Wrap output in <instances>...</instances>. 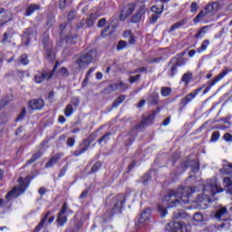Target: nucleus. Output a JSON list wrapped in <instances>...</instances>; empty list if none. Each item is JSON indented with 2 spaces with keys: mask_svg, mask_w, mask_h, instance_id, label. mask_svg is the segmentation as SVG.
<instances>
[{
  "mask_svg": "<svg viewBox=\"0 0 232 232\" xmlns=\"http://www.w3.org/2000/svg\"><path fill=\"white\" fill-rule=\"evenodd\" d=\"M195 187H185L176 190H169L168 195L162 200V203L158 205V211L161 218L168 215V209L177 208L179 205L188 204L191 193H195ZM168 208V209H167Z\"/></svg>",
  "mask_w": 232,
  "mask_h": 232,
  "instance_id": "f257e3e1",
  "label": "nucleus"
},
{
  "mask_svg": "<svg viewBox=\"0 0 232 232\" xmlns=\"http://www.w3.org/2000/svg\"><path fill=\"white\" fill-rule=\"evenodd\" d=\"M217 193H224V188L216 178L208 179L203 184L202 192L198 194L196 198V203L199 209H208V204L211 202V197L217 195Z\"/></svg>",
  "mask_w": 232,
  "mask_h": 232,
  "instance_id": "f03ea898",
  "label": "nucleus"
},
{
  "mask_svg": "<svg viewBox=\"0 0 232 232\" xmlns=\"http://www.w3.org/2000/svg\"><path fill=\"white\" fill-rule=\"evenodd\" d=\"M19 187H14L9 193L6 194L5 198L10 200L12 198H17L20 195H23L24 191H26V188L30 186V181L28 178L24 179L23 178L18 179Z\"/></svg>",
  "mask_w": 232,
  "mask_h": 232,
  "instance_id": "7ed1b4c3",
  "label": "nucleus"
},
{
  "mask_svg": "<svg viewBox=\"0 0 232 232\" xmlns=\"http://www.w3.org/2000/svg\"><path fill=\"white\" fill-rule=\"evenodd\" d=\"M95 57H97V50L92 49L89 52L82 53L76 61V64H78L79 68H86Z\"/></svg>",
  "mask_w": 232,
  "mask_h": 232,
  "instance_id": "20e7f679",
  "label": "nucleus"
},
{
  "mask_svg": "<svg viewBox=\"0 0 232 232\" xmlns=\"http://www.w3.org/2000/svg\"><path fill=\"white\" fill-rule=\"evenodd\" d=\"M189 226L184 224L182 221H171L167 226V231L170 232H189Z\"/></svg>",
  "mask_w": 232,
  "mask_h": 232,
  "instance_id": "39448f33",
  "label": "nucleus"
},
{
  "mask_svg": "<svg viewBox=\"0 0 232 232\" xmlns=\"http://www.w3.org/2000/svg\"><path fill=\"white\" fill-rule=\"evenodd\" d=\"M67 211H68V203L64 202L56 218L57 226L63 227L64 226V224L68 222V218L66 217Z\"/></svg>",
  "mask_w": 232,
  "mask_h": 232,
  "instance_id": "423d86ee",
  "label": "nucleus"
},
{
  "mask_svg": "<svg viewBox=\"0 0 232 232\" xmlns=\"http://www.w3.org/2000/svg\"><path fill=\"white\" fill-rule=\"evenodd\" d=\"M135 12V4H128L125 5L120 14L121 21H126Z\"/></svg>",
  "mask_w": 232,
  "mask_h": 232,
  "instance_id": "0eeeda50",
  "label": "nucleus"
},
{
  "mask_svg": "<svg viewBox=\"0 0 232 232\" xmlns=\"http://www.w3.org/2000/svg\"><path fill=\"white\" fill-rule=\"evenodd\" d=\"M53 76V72H38L35 75H34V82L37 84H41V82H43L44 81H46L48 79H52V77Z\"/></svg>",
  "mask_w": 232,
  "mask_h": 232,
  "instance_id": "6e6552de",
  "label": "nucleus"
},
{
  "mask_svg": "<svg viewBox=\"0 0 232 232\" xmlns=\"http://www.w3.org/2000/svg\"><path fill=\"white\" fill-rule=\"evenodd\" d=\"M126 201V198L124 194H120L115 198V204L113 207V211L115 213H121V209L124 208V202Z\"/></svg>",
  "mask_w": 232,
  "mask_h": 232,
  "instance_id": "1a4fd4ad",
  "label": "nucleus"
},
{
  "mask_svg": "<svg viewBox=\"0 0 232 232\" xmlns=\"http://www.w3.org/2000/svg\"><path fill=\"white\" fill-rule=\"evenodd\" d=\"M228 73H229V71L226 70V71H223L221 73H219L217 77H215L210 82L209 86H208L205 89L204 93H208V92H209L211 90L212 86H215V84H217V82H220V81H222V79H224Z\"/></svg>",
  "mask_w": 232,
  "mask_h": 232,
  "instance_id": "9d476101",
  "label": "nucleus"
},
{
  "mask_svg": "<svg viewBox=\"0 0 232 232\" xmlns=\"http://www.w3.org/2000/svg\"><path fill=\"white\" fill-rule=\"evenodd\" d=\"M144 14H146V8H144V5H141L131 17V23H140V21H142V17H144Z\"/></svg>",
  "mask_w": 232,
  "mask_h": 232,
  "instance_id": "9b49d317",
  "label": "nucleus"
},
{
  "mask_svg": "<svg viewBox=\"0 0 232 232\" xmlns=\"http://www.w3.org/2000/svg\"><path fill=\"white\" fill-rule=\"evenodd\" d=\"M215 218L217 220H226L227 218V208L226 207L218 208L215 214Z\"/></svg>",
  "mask_w": 232,
  "mask_h": 232,
  "instance_id": "f8f14e48",
  "label": "nucleus"
},
{
  "mask_svg": "<svg viewBox=\"0 0 232 232\" xmlns=\"http://www.w3.org/2000/svg\"><path fill=\"white\" fill-rule=\"evenodd\" d=\"M29 107L31 110H42L44 108V100H32L29 102Z\"/></svg>",
  "mask_w": 232,
  "mask_h": 232,
  "instance_id": "ddd939ff",
  "label": "nucleus"
},
{
  "mask_svg": "<svg viewBox=\"0 0 232 232\" xmlns=\"http://www.w3.org/2000/svg\"><path fill=\"white\" fill-rule=\"evenodd\" d=\"M35 37H37V32H35L32 28L26 29L24 34V39H27V42L25 43V44L28 45L30 41H32V39H35Z\"/></svg>",
  "mask_w": 232,
  "mask_h": 232,
  "instance_id": "4468645a",
  "label": "nucleus"
},
{
  "mask_svg": "<svg viewBox=\"0 0 232 232\" xmlns=\"http://www.w3.org/2000/svg\"><path fill=\"white\" fill-rule=\"evenodd\" d=\"M198 92H200V89L194 91L193 92H190L188 95H187L185 98L182 99L181 103L183 106H188L195 97H197Z\"/></svg>",
  "mask_w": 232,
  "mask_h": 232,
  "instance_id": "2eb2a0df",
  "label": "nucleus"
},
{
  "mask_svg": "<svg viewBox=\"0 0 232 232\" xmlns=\"http://www.w3.org/2000/svg\"><path fill=\"white\" fill-rule=\"evenodd\" d=\"M62 157H63V154H55L45 164V168H53V166H55V164H57V162H59V160H61Z\"/></svg>",
  "mask_w": 232,
  "mask_h": 232,
  "instance_id": "dca6fc26",
  "label": "nucleus"
},
{
  "mask_svg": "<svg viewBox=\"0 0 232 232\" xmlns=\"http://www.w3.org/2000/svg\"><path fill=\"white\" fill-rule=\"evenodd\" d=\"M184 65V62H177L176 63H174L170 70L168 72V75L169 77H175V73H177V72H179V67Z\"/></svg>",
  "mask_w": 232,
  "mask_h": 232,
  "instance_id": "f3484780",
  "label": "nucleus"
},
{
  "mask_svg": "<svg viewBox=\"0 0 232 232\" xmlns=\"http://www.w3.org/2000/svg\"><path fill=\"white\" fill-rule=\"evenodd\" d=\"M223 186L227 193H229L230 195H232V180L230 179V178L223 179Z\"/></svg>",
  "mask_w": 232,
  "mask_h": 232,
  "instance_id": "a211bd4d",
  "label": "nucleus"
},
{
  "mask_svg": "<svg viewBox=\"0 0 232 232\" xmlns=\"http://www.w3.org/2000/svg\"><path fill=\"white\" fill-rule=\"evenodd\" d=\"M150 208H147V209L143 210L141 212L139 223L140 224H144L146 222V220H148L150 218Z\"/></svg>",
  "mask_w": 232,
  "mask_h": 232,
  "instance_id": "6ab92c4d",
  "label": "nucleus"
},
{
  "mask_svg": "<svg viewBox=\"0 0 232 232\" xmlns=\"http://www.w3.org/2000/svg\"><path fill=\"white\" fill-rule=\"evenodd\" d=\"M210 25H205L203 26L196 34L195 37L196 39H200V37H203L208 34V30H209Z\"/></svg>",
  "mask_w": 232,
  "mask_h": 232,
  "instance_id": "aec40b11",
  "label": "nucleus"
},
{
  "mask_svg": "<svg viewBox=\"0 0 232 232\" xmlns=\"http://www.w3.org/2000/svg\"><path fill=\"white\" fill-rule=\"evenodd\" d=\"M125 39H128L130 44H135V36L131 34V31H126L123 34Z\"/></svg>",
  "mask_w": 232,
  "mask_h": 232,
  "instance_id": "412c9836",
  "label": "nucleus"
},
{
  "mask_svg": "<svg viewBox=\"0 0 232 232\" xmlns=\"http://www.w3.org/2000/svg\"><path fill=\"white\" fill-rule=\"evenodd\" d=\"M36 10H39V5H31L29 7H27L25 15L28 17L32 14H34V12H35Z\"/></svg>",
  "mask_w": 232,
  "mask_h": 232,
  "instance_id": "4be33fe9",
  "label": "nucleus"
},
{
  "mask_svg": "<svg viewBox=\"0 0 232 232\" xmlns=\"http://www.w3.org/2000/svg\"><path fill=\"white\" fill-rule=\"evenodd\" d=\"M65 117H72L73 115V105L72 103H69L64 111Z\"/></svg>",
  "mask_w": 232,
  "mask_h": 232,
  "instance_id": "5701e85b",
  "label": "nucleus"
},
{
  "mask_svg": "<svg viewBox=\"0 0 232 232\" xmlns=\"http://www.w3.org/2000/svg\"><path fill=\"white\" fill-rule=\"evenodd\" d=\"M98 17L99 16L96 14H91V16L87 20V26H93Z\"/></svg>",
  "mask_w": 232,
  "mask_h": 232,
  "instance_id": "b1692460",
  "label": "nucleus"
},
{
  "mask_svg": "<svg viewBox=\"0 0 232 232\" xmlns=\"http://www.w3.org/2000/svg\"><path fill=\"white\" fill-rule=\"evenodd\" d=\"M208 46H209V40L203 41L201 46L198 48V53H200L201 52H206V50H208Z\"/></svg>",
  "mask_w": 232,
  "mask_h": 232,
  "instance_id": "393cba45",
  "label": "nucleus"
},
{
  "mask_svg": "<svg viewBox=\"0 0 232 232\" xmlns=\"http://www.w3.org/2000/svg\"><path fill=\"white\" fill-rule=\"evenodd\" d=\"M39 157H43V152L37 151L36 153H34L32 158L27 161V164H34V162H35V160H37Z\"/></svg>",
  "mask_w": 232,
  "mask_h": 232,
  "instance_id": "a878e982",
  "label": "nucleus"
},
{
  "mask_svg": "<svg viewBox=\"0 0 232 232\" xmlns=\"http://www.w3.org/2000/svg\"><path fill=\"white\" fill-rule=\"evenodd\" d=\"M45 53L48 61H50L51 63H53V61H55V53H53L51 49H46Z\"/></svg>",
  "mask_w": 232,
  "mask_h": 232,
  "instance_id": "bb28decb",
  "label": "nucleus"
},
{
  "mask_svg": "<svg viewBox=\"0 0 232 232\" xmlns=\"http://www.w3.org/2000/svg\"><path fill=\"white\" fill-rule=\"evenodd\" d=\"M125 99H126V96L124 95L118 97L117 100L112 103L113 108H117L119 107L120 104H122Z\"/></svg>",
  "mask_w": 232,
  "mask_h": 232,
  "instance_id": "cd10ccee",
  "label": "nucleus"
},
{
  "mask_svg": "<svg viewBox=\"0 0 232 232\" xmlns=\"http://www.w3.org/2000/svg\"><path fill=\"white\" fill-rule=\"evenodd\" d=\"M52 214V212H47V214L45 215V217L41 220L40 224L36 227L37 231H40L41 227H43L44 226V222H46V220H48V217H50V215Z\"/></svg>",
  "mask_w": 232,
  "mask_h": 232,
  "instance_id": "c85d7f7f",
  "label": "nucleus"
},
{
  "mask_svg": "<svg viewBox=\"0 0 232 232\" xmlns=\"http://www.w3.org/2000/svg\"><path fill=\"white\" fill-rule=\"evenodd\" d=\"M208 15V13L204 10L200 11L198 15L194 18V23H198L200 19H203V17H206Z\"/></svg>",
  "mask_w": 232,
  "mask_h": 232,
  "instance_id": "c756f323",
  "label": "nucleus"
},
{
  "mask_svg": "<svg viewBox=\"0 0 232 232\" xmlns=\"http://www.w3.org/2000/svg\"><path fill=\"white\" fill-rule=\"evenodd\" d=\"M66 41L70 44H75V42L77 41V34H68L66 37Z\"/></svg>",
  "mask_w": 232,
  "mask_h": 232,
  "instance_id": "7c9ffc66",
  "label": "nucleus"
},
{
  "mask_svg": "<svg viewBox=\"0 0 232 232\" xmlns=\"http://www.w3.org/2000/svg\"><path fill=\"white\" fill-rule=\"evenodd\" d=\"M171 94V88L169 87H163L161 88V95L162 97H168Z\"/></svg>",
  "mask_w": 232,
  "mask_h": 232,
  "instance_id": "2f4dec72",
  "label": "nucleus"
},
{
  "mask_svg": "<svg viewBox=\"0 0 232 232\" xmlns=\"http://www.w3.org/2000/svg\"><path fill=\"white\" fill-rule=\"evenodd\" d=\"M140 74H137V75H135V76H130V78H129V82L130 83V84H133V83H135V82H139V81L140 80Z\"/></svg>",
  "mask_w": 232,
  "mask_h": 232,
  "instance_id": "473e14b6",
  "label": "nucleus"
},
{
  "mask_svg": "<svg viewBox=\"0 0 232 232\" xmlns=\"http://www.w3.org/2000/svg\"><path fill=\"white\" fill-rule=\"evenodd\" d=\"M102 166V163H101V162H96L93 166H92V169H91V173H95V172H97V171H99V169H101V167Z\"/></svg>",
  "mask_w": 232,
  "mask_h": 232,
  "instance_id": "72a5a7b5",
  "label": "nucleus"
},
{
  "mask_svg": "<svg viewBox=\"0 0 232 232\" xmlns=\"http://www.w3.org/2000/svg\"><path fill=\"white\" fill-rule=\"evenodd\" d=\"M151 12H153L154 14H161L162 12H164V5H161L160 8L157 7L156 5H153L151 7Z\"/></svg>",
  "mask_w": 232,
  "mask_h": 232,
  "instance_id": "f704fd0d",
  "label": "nucleus"
},
{
  "mask_svg": "<svg viewBox=\"0 0 232 232\" xmlns=\"http://www.w3.org/2000/svg\"><path fill=\"white\" fill-rule=\"evenodd\" d=\"M193 219L195 220V222H202L204 220V217L202 216V214L197 212L194 214Z\"/></svg>",
  "mask_w": 232,
  "mask_h": 232,
  "instance_id": "c9c22d12",
  "label": "nucleus"
},
{
  "mask_svg": "<svg viewBox=\"0 0 232 232\" xmlns=\"http://www.w3.org/2000/svg\"><path fill=\"white\" fill-rule=\"evenodd\" d=\"M181 81L183 82H185L186 84H188L189 82V81H191V73H185L182 76Z\"/></svg>",
  "mask_w": 232,
  "mask_h": 232,
  "instance_id": "e433bc0d",
  "label": "nucleus"
},
{
  "mask_svg": "<svg viewBox=\"0 0 232 232\" xmlns=\"http://www.w3.org/2000/svg\"><path fill=\"white\" fill-rule=\"evenodd\" d=\"M20 63L21 64H24V66H26V64L30 63V61H28V56L26 54H23L20 57Z\"/></svg>",
  "mask_w": 232,
  "mask_h": 232,
  "instance_id": "4c0bfd02",
  "label": "nucleus"
},
{
  "mask_svg": "<svg viewBox=\"0 0 232 232\" xmlns=\"http://www.w3.org/2000/svg\"><path fill=\"white\" fill-rule=\"evenodd\" d=\"M110 140V133L105 134L101 139L98 140L99 144H102V142H108Z\"/></svg>",
  "mask_w": 232,
  "mask_h": 232,
  "instance_id": "58836bf2",
  "label": "nucleus"
},
{
  "mask_svg": "<svg viewBox=\"0 0 232 232\" xmlns=\"http://www.w3.org/2000/svg\"><path fill=\"white\" fill-rule=\"evenodd\" d=\"M218 139H220V132H218V131L213 132L212 137H211V142H217V140H218Z\"/></svg>",
  "mask_w": 232,
  "mask_h": 232,
  "instance_id": "ea45409f",
  "label": "nucleus"
},
{
  "mask_svg": "<svg viewBox=\"0 0 232 232\" xmlns=\"http://www.w3.org/2000/svg\"><path fill=\"white\" fill-rule=\"evenodd\" d=\"M117 90H120L119 82L112 83L109 86V92H117Z\"/></svg>",
  "mask_w": 232,
  "mask_h": 232,
  "instance_id": "a19ab883",
  "label": "nucleus"
},
{
  "mask_svg": "<svg viewBox=\"0 0 232 232\" xmlns=\"http://www.w3.org/2000/svg\"><path fill=\"white\" fill-rule=\"evenodd\" d=\"M198 10V5L197 2H192L190 5V11L192 14H195Z\"/></svg>",
  "mask_w": 232,
  "mask_h": 232,
  "instance_id": "79ce46f5",
  "label": "nucleus"
},
{
  "mask_svg": "<svg viewBox=\"0 0 232 232\" xmlns=\"http://www.w3.org/2000/svg\"><path fill=\"white\" fill-rule=\"evenodd\" d=\"M86 151V148H82L79 150H76L72 155H74V157H79V155H82V153H84Z\"/></svg>",
  "mask_w": 232,
  "mask_h": 232,
  "instance_id": "37998d69",
  "label": "nucleus"
},
{
  "mask_svg": "<svg viewBox=\"0 0 232 232\" xmlns=\"http://www.w3.org/2000/svg\"><path fill=\"white\" fill-rule=\"evenodd\" d=\"M223 171L227 175L229 173H232V164H228L224 166Z\"/></svg>",
  "mask_w": 232,
  "mask_h": 232,
  "instance_id": "c03bdc74",
  "label": "nucleus"
},
{
  "mask_svg": "<svg viewBox=\"0 0 232 232\" xmlns=\"http://www.w3.org/2000/svg\"><path fill=\"white\" fill-rule=\"evenodd\" d=\"M128 44L125 41H121L117 45V50H124Z\"/></svg>",
  "mask_w": 232,
  "mask_h": 232,
  "instance_id": "a18cd8bd",
  "label": "nucleus"
},
{
  "mask_svg": "<svg viewBox=\"0 0 232 232\" xmlns=\"http://www.w3.org/2000/svg\"><path fill=\"white\" fill-rule=\"evenodd\" d=\"M182 22H178L176 24H174L171 27H170V32H175V30H178V28H180V26H182Z\"/></svg>",
  "mask_w": 232,
  "mask_h": 232,
  "instance_id": "49530a36",
  "label": "nucleus"
},
{
  "mask_svg": "<svg viewBox=\"0 0 232 232\" xmlns=\"http://www.w3.org/2000/svg\"><path fill=\"white\" fill-rule=\"evenodd\" d=\"M93 72H95V68H91L87 73H86V76H85V79H84V82H88V79H90V76L92 75V73H93Z\"/></svg>",
  "mask_w": 232,
  "mask_h": 232,
  "instance_id": "de8ad7c7",
  "label": "nucleus"
},
{
  "mask_svg": "<svg viewBox=\"0 0 232 232\" xmlns=\"http://www.w3.org/2000/svg\"><path fill=\"white\" fill-rule=\"evenodd\" d=\"M120 90H128L130 88V85L128 83H124V82H119Z\"/></svg>",
  "mask_w": 232,
  "mask_h": 232,
  "instance_id": "09e8293b",
  "label": "nucleus"
},
{
  "mask_svg": "<svg viewBox=\"0 0 232 232\" xmlns=\"http://www.w3.org/2000/svg\"><path fill=\"white\" fill-rule=\"evenodd\" d=\"M67 145H68L70 148H73V146H75V139H73V138H68V139H67Z\"/></svg>",
  "mask_w": 232,
  "mask_h": 232,
  "instance_id": "8fccbe9b",
  "label": "nucleus"
},
{
  "mask_svg": "<svg viewBox=\"0 0 232 232\" xmlns=\"http://www.w3.org/2000/svg\"><path fill=\"white\" fill-rule=\"evenodd\" d=\"M182 217H184V213L179 212V211L174 212L173 215H172V218H175V219L182 218Z\"/></svg>",
  "mask_w": 232,
  "mask_h": 232,
  "instance_id": "3c124183",
  "label": "nucleus"
},
{
  "mask_svg": "<svg viewBox=\"0 0 232 232\" xmlns=\"http://www.w3.org/2000/svg\"><path fill=\"white\" fill-rule=\"evenodd\" d=\"M26 115V109L24 108L20 114L18 115L17 121H22V119H24V116Z\"/></svg>",
  "mask_w": 232,
  "mask_h": 232,
  "instance_id": "603ef678",
  "label": "nucleus"
},
{
  "mask_svg": "<svg viewBox=\"0 0 232 232\" xmlns=\"http://www.w3.org/2000/svg\"><path fill=\"white\" fill-rule=\"evenodd\" d=\"M159 96H150L148 101L150 102V104H157Z\"/></svg>",
  "mask_w": 232,
  "mask_h": 232,
  "instance_id": "864d4df0",
  "label": "nucleus"
},
{
  "mask_svg": "<svg viewBox=\"0 0 232 232\" xmlns=\"http://www.w3.org/2000/svg\"><path fill=\"white\" fill-rule=\"evenodd\" d=\"M106 24V18H102L98 24L97 26L98 28H102V26H104Z\"/></svg>",
  "mask_w": 232,
  "mask_h": 232,
  "instance_id": "5fc2aeb1",
  "label": "nucleus"
},
{
  "mask_svg": "<svg viewBox=\"0 0 232 232\" xmlns=\"http://www.w3.org/2000/svg\"><path fill=\"white\" fill-rule=\"evenodd\" d=\"M224 140H226L227 142H231L232 141V135L229 133H226L224 136Z\"/></svg>",
  "mask_w": 232,
  "mask_h": 232,
  "instance_id": "6e6d98bb",
  "label": "nucleus"
},
{
  "mask_svg": "<svg viewBox=\"0 0 232 232\" xmlns=\"http://www.w3.org/2000/svg\"><path fill=\"white\" fill-rule=\"evenodd\" d=\"M13 97L10 96L9 99L7 100V102L2 101L0 102V108H5V106H6V104H8V102H10V101H12Z\"/></svg>",
  "mask_w": 232,
  "mask_h": 232,
  "instance_id": "4d7b16f0",
  "label": "nucleus"
},
{
  "mask_svg": "<svg viewBox=\"0 0 232 232\" xmlns=\"http://www.w3.org/2000/svg\"><path fill=\"white\" fill-rule=\"evenodd\" d=\"M75 15H77V14L75 13V11H72L69 13L67 19L69 21H72V19L75 18Z\"/></svg>",
  "mask_w": 232,
  "mask_h": 232,
  "instance_id": "13d9d810",
  "label": "nucleus"
},
{
  "mask_svg": "<svg viewBox=\"0 0 232 232\" xmlns=\"http://www.w3.org/2000/svg\"><path fill=\"white\" fill-rule=\"evenodd\" d=\"M205 12L207 14H210V12H213V5H208L206 7H205Z\"/></svg>",
  "mask_w": 232,
  "mask_h": 232,
  "instance_id": "bf43d9fd",
  "label": "nucleus"
},
{
  "mask_svg": "<svg viewBox=\"0 0 232 232\" xmlns=\"http://www.w3.org/2000/svg\"><path fill=\"white\" fill-rule=\"evenodd\" d=\"M159 20V15L157 14H152L150 17V23L155 24Z\"/></svg>",
  "mask_w": 232,
  "mask_h": 232,
  "instance_id": "052dcab7",
  "label": "nucleus"
},
{
  "mask_svg": "<svg viewBox=\"0 0 232 232\" xmlns=\"http://www.w3.org/2000/svg\"><path fill=\"white\" fill-rule=\"evenodd\" d=\"M79 102H80V101H79V98H73L72 100V104L73 105V106H79Z\"/></svg>",
  "mask_w": 232,
  "mask_h": 232,
  "instance_id": "680f3d73",
  "label": "nucleus"
},
{
  "mask_svg": "<svg viewBox=\"0 0 232 232\" xmlns=\"http://www.w3.org/2000/svg\"><path fill=\"white\" fill-rule=\"evenodd\" d=\"M89 190L88 189H84L82 194L80 195V198H85V197L88 196Z\"/></svg>",
  "mask_w": 232,
  "mask_h": 232,
  "instance_id": "e2e57ef3",
  "label": "nucleus"
},
{
  "mask_svg": "<svg viewBox=\"0 0 232 232\" xmlns=\"http://www.w3.org/2000/svg\"><path fill=\"white\" fill-rule=\"evenodd\" d=\"M142 72H146V68L144 67L139 68L138 70L131 72L130 73H139V72L142 73Z\"/></svg>",
  "mask_w": 232,
  "mask_h": 232,
  "instance_id": "0e129e2a",
  "label": "nucleus"
},
{
  "mask_svg": "<svg viewBox=\"0 0 232 232\" xmlns=\"http://www.w3.org/2000/svg\"><path fill=\"white\" fill-rule=\"evenodd\" d=\"M200 169V167L198 164H196V166L191 169L193 173H198V170Z\"/></svg>",
  "mask_w": 232,
  "mask_h": 232,
  "instance_id": "69168bd1",
  "label": "nucleus"
},
{
  "mask_svg": "<svg viewBox=\"0 0 232 232\" xmlns=\"http://www.w3.org/2000/svg\"><path fill=\"white\" fill-rule=\"evenodd\" d=\"M169 122H171V119H170V118H166V119L164 120V121L162 122V124H163L164 126H168V125L169 124Z\"/></svg>",
  "mask_w": 232,
  "mask_h": 232,
  "instance_id": "338daca9",
  "label": "nucleus"
},
{
  "mask_svg": "<svg viewBox=\"0 0 232 232\" xmlns=\"http://www.w3.org/2000/svg\"><path fill=\"white\" fill-rule=\"evenodd\" d=\"M8 37H10V34L8 33H5L4 34V38L2 40V43H6V41H8Z\"/></svg>",
  "mask_w": 232,
  "mask_h": 232,
  "instance_id": "774afa93",
  "label": "nucleus"
}]
</instances>
